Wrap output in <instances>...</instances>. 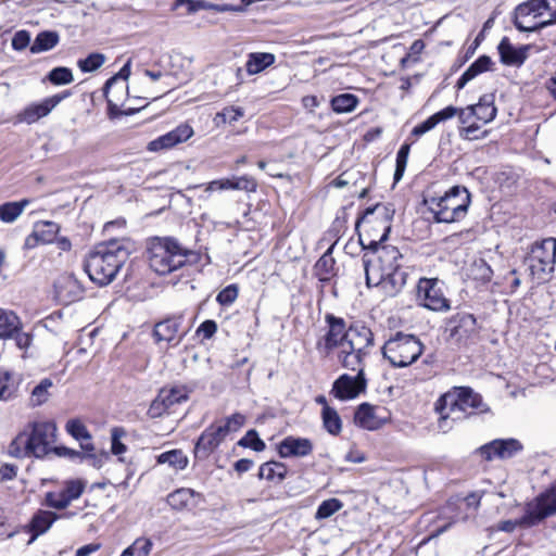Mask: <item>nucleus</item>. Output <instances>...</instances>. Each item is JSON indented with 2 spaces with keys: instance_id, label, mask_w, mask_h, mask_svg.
<instances>
[{
  "instance_id": "f257e3e1",
  "label": "nucleus",
  "mask_w": 556,
  "mask_h": 556,
  "mask_svg": "<svg viewBox=\"0 0 556 556\" xmlns=\"http://www.w3.org/2000/svg\"><path fill=\"white\" fill-rule=\"evenodd\" d=\"M326 333L316 342V350L325 357L336 355L346 369L355 370L374 345L371 330L359 324L346 327L345 320L332 314L325 316Z\"/></svg>"
},
{
  "instance_id": "f03ea898",
  "label": "nucleus",
  "mask_w": 556,
  "mask_h": 556,
  "mask_svg": "<svg viewBox=\"0 0 556 556\" xmlns=\"http://www.w3.org/2000/svg\"><path fill=\"white\" fill-rule=\"evenodd\" d=\"M488 409L482 396L469 387H454L434 403V412L440 416L438 428L442 432H447L453 427V421Z\"/></svg>"
},
{
  "instance_id": "7ed1b4c3",
  "label": "nucleus",
  "mask_w": 556,
  "mask_h": 556,
  "mask_svg": "<svg viewBox=\"0 0 556 556\" xmlns=\"http://www.w3.org/2000/svg\"><path fill=\"white\" fill-rule=\"evenodd\" d=\"M56 426L52 421H33L20 432L8 447L9 455L16 458H43L52 452Z\"/></svg>"
},
{
  "instance_id": "20e7f679",
  "label": "nucleus",
  "mask_w": 556,
  "mask_h": 556,
  "mask_svg": "<svg viewBox=\"0 0 556 556\" xmlns=\"http://www.w3.org/2000/svg\"><path fill=\"white\" fill-rule=\"evenodd\" d=\"M129 256L128 249L119 241H110L92 251L86 262L85 270L91 281L99 286L111 283Z\"/></svg>"
},
{
  "instance_id": "39448f33",
  "label": "nucleus",
  "mask_w": 556,
  "mask_h": 556,
  "mask_svg": "<svg viewBox=\"0 0 556 556\" xmlns=\"http://www.w3.org/2000/svg\"><path fill=\"white\" fill-rule=\"evenodd\" d=\"M395 210L390 203H378L365 210L355 228L364 248L377 250L387 240Z\"/></svg>"
},
{
  "instance_id": "423d86ee",
  "label": "nucleus",
  "mask_w": 556,
  "mask_h": 556,
  "mask_svg": "<svg viewBox=\"0 0 556 556\" xmlns=\"http://www.w3.org/2000/svg\"><path fill=\"white\" fill-rule=\"evenodd\" d=\"M191 254L170 238H154L148 247L150 267L160 275H166L182 267Z\"/></svg>"
},
{
  "instance_id": "0eeeda50",
  "label": "nucleus",
  "mask_w": 556,
  "mask_h": 556,
  "mask_svg": "<svg viewBox=\"0 0 556 556\" xmlns=\"http://www.w3.org/2000/svg\"><path fill=\"white\" fill-rule=\"evenodd\" d=\"M425 204L437 223H456L466 216L470 194L466 188L456 186L440 198L426 199Z\"/></svg>"
},
{
  "instance_id": "6e6552de",
  "label": "nucleus",
  "mask_w": 556,
  "mask_h": 556,
  "mask_svg": "<svg viewBox=\"0 0 556 556\" xmlns=\"http://www.w3.org/2000/svg\"><path fill=\"white\" fill-rule=\"evenodd\" d=\"M553 515H556V483L529 502L521 518L502 521L496 526V530L513 532L517 527L531 528Z\"/></svg>"
},
{
  "instance_id": "1a4fd4ad",
  "label": "nucleus",
  "mask_w": 556,
  "mask_h": 556,
  "mask_svg": "<svg viewBox=\"0 0 556 556\" xmlns=\"http://www.w3.org/2000/svg\"><path fill=\"white\" fill-rule=\"evenodd\" d=\"M556 23V0H528L515 10L514 24L521 31H535Z\"/></svg>"
},
{
  "instance_id": "9d476101",
  "label": "nucleus",
  "mask_w": 556,
  "mask_h": 556,
  "mask_svg": "<svg viewBox=\"0 0 556 556\" xmlns=\"http://www.w3.org/2000/svg\"><path fill=\"white\" fill-rule=\"evenodd\" d=\"M424 345L414 336L396 332L382 348V354L393 367H407L416 362L422 354Z\"/></svg>"
},
{
  "instance_id": "9b49d317",
  "label": "nucleus",
  "mask_w": 556,
  "mask_h": 556,
  "mask_svg": "<svg viewBox=\"0 0 556 556\" xmlns=\"http://www.w3.org/2000/svg\"><path fill=\"white\" fill-rule=\"evenodd\" d=\"M526 262L533 278L540 282L547 281L556 266V239L533 243Z\"/></svg>"
},
{
  "instance_id": "f8f14e48",
  "label": "nucleus",
  "mask_w": 556,
  "mask_h": 556,
  "mask_svg": "<svg viewBox=\"0 0 556 556\" xmlns=\"http://www.w3.org/2000/svg\"><path fill=\"white\" fill-rule=\"evenodd\" d=\"M376 251L378 252L376 261L364 258V269L368 287H371V283L381 281L383 274L401 269L399 262L402 254L396 247L382 245L381 248L378 247Z\"/></svg>"
},
{
  "instance_id": "ddd939ff",
  "label": "nucleus",
  "mask_w": 556,
  "mask_h": 556,
  "mask_svg": "<svg viewBox=\"0 0 556 556\" xmlns=\"http://www.w3.org/2000/svg\"><path fill=\"white\" fill-rule=\"evenodd\" d=\"M191 390L184 384L163 388L156 399L151 403L148 414L151 418H159L164 414L174 413V407L186 402Z\"/></svg>"
},
{
  "instance_id": "4468645a",
  "label": "nucleus",
  "mask_w": 556,
  "mask_h": 556,
  "mask_svg": "<svg viewBox=\"0 0 556 556\" xmlns=\"http://www.w3.org/2000/svg\"><path fill=\"white\" fill-rule=\"evenodd\" d=\"M87 481L84 479H68L62 484L59 491H49L45 494L43 505L47 507L63 510L67 508L72 502L78 500L85 492Z\"/></svg>"
},
{
  "instance_id": "2eb2a0df",
  "label": "nucleus",
  "mask_w": 556,
  "mask_h": 556,
  "mask_svg": "<svg viewBox=\"0 0 556 556\" xmlns=\"http://www.w3.org/2000/svg\"><path fill=\"white\" fill-rule=\"evenodd\" d=\"M417 296L421 305L430 311L442 312L450 308L438 279L421 278L417 286Z\"/></svg>"
},
{
  "instance_id": "dca6fc26",
  "label": "nucleus",
  "mask_w": 556,
  "mask_h": 556,
  "mask_svg": "<svg viewBox=\"0 0 556 556\" xmlns=\"http://www.w3.org/2000/svg\"><path fill=\"white\" fill-rule=\"evenodd\" d=\"M67 97L68 92H62L48 97L40 102L30 103L16 115V122L31 125L48 116Z\"/></svg>"
},
{
  "instance_id": "f3484780",
  "label": "nucleus",
  "mask_w": 556,
  "mask_h": 556,
  "mask_svg": "<svg viewBox=\"0 0 556 556\" xmlns=\"http://www.w3.org/2000/svg\"><path fill=\"white\" fill-rule=\"evenodd\" d=\"M354 371H357L355 377L344 374L333 382L331 394L334 397L341 401H346L356 397L365 390L366 380L364 377L363 364Z\"/></svg>"
},
{
  "instance_id": "a211bd4d",
  "label": "nucleus",
  "mask_w": 556,
  "mask_h": 556,
  "mask_svg": "<svg viewBox=\"0 0 556 556\" xmlns=\"http://www.w3.org/2000/svg\"><path fill=\"white\" fill-rule=\"evenodd\" d=\"M522 450V444L516 439H495L477 450V453L485 460L495 458H510Z\"/></svg>"
},
{
  "instance_id": "6ab92c4d",
  "label": "nucleus",
  "mask_w": 556,
  "mask_h": 556,
  "mask_svg": "<svg viewBox=\"0 0 556 556\" xmlns=\"http://www.w3.org/2000/svg\"><path fill=\"white\" fill-rule=\"evenodd\" d=\"M228 431L222 422H215L207 427L199 437L194 453L197 457L206 458L228 435Z\"/></svg>"
},
{
  "instance_id": "aec40b11",
  "label": "nucleus",
  "mask_w": 556,
  "mask_h": 556,
  "mask_svg": "<svg viewBox=\"0 0 556 556\" xmlns=\"http://www.w3.org/2000/svg\"><path fill=\"white\" fill-rule=\"evenodd\" d=\"M182 316H172L155 324L153 337L156 342L178 345L187 333L181 330Z\"/></svg>"
},
{
  "instance_id": "412c9836",
  "label": "nucleus",
  "mask_w": 556,
  "mask_h": 556,
  "mask_svg": "<svg viewBox=\"0 0 556 556\" xmlns=\"http://www.w3.org/2000/svg\"><path fill=\"white\" fill-rule=\"evenodd\" d=\"M389 420L386 408L369 403L361 404L354 415V422L366 430H377Z\"/></svg>"
},
{
  "instance_id": "4be33fe9",
  "label": "nucleus",
  "mask_w": 556,
  "mask_h": 556,
  "mask_svg": "<svg viewBox=\"0 0 556 556\" xmlns=\"http://www.w3.org/2000/svg\"><path fill=\"white\" fill-rule=\"evenodd\" d=\"M130 76V61H128L119 72L106 80L104 85V91L110 93L113 88H117L121 97H110V113L112 115L118 114L119 108L123 105V101L128 93L127 79Z\"/></svg>"
},
{
  "instance_id": "5701e85b",
  "label": "nucleus",
  "mask_w": 556,
  "mask_h": 556,
  "mask_svg": "<svg viewBox=\"0 0 556 556\" xmlns=\"http://www.w3.org/2000/svg\"><path fill=\"white\" fill-rule=\"evenodd\" d=\"M193 128L187 124H180L175 129L148 143L147 149L150 152H159L161 150L170 149L179 143L186 142L193 136Z\"/></svg>"
},
{
  "instance_id": "b1692460",
  "label": "nucleus",
  "mask_w": 556,
  "mask_h": 556,
  "mask_svg": "<svg viewBox=\"0 0 556 556\" xmlns=\"http://www.w3.org/2000/svg\"><path fill=\"white\" fill-rule=\"evenodd\" d=\"M193 128L187 124H180L175 129L148 143L147 149L150 152H159L161 150L170 149L179 143L186 142L193 136Z\"/></svg>"
},
{
  "instance_id": "393cba45",
  "label": "nucleus",
  "mask_w": 556,
  "mask_h": 556,
  "mask_svg": "<svg viewBox=\"0 0 556 556\" xmlns=\"http://www.w3.org/2000/svg\"><path fill=\"white\" fill-rule=\"evenodd\" d=\"M495 116L496 108L493 100L488 96L482 97L477 104L459 110V122L462 124L469 123L470 119L473 118L483 124H488L492 122Z\"/></svg>"
},
{
  "instance_id": "a878e982",
  "label": "nucleus",
  "mask_w": 556,
  "mask_h": 556,
  "mask_svg": "<svg viewBox=\"0 0 556 556\" xmlns=\"http://www.w3.org/2000/svg\"><path fill=\"white\" fill-rule=\"evenodd\" d=\"M451 337L458 342H465L477 332V321L473 315L458 313L448 323Z\"/></svg>"
},
{
  "instance_id": "bb28decb",
  "label": "nucleus",
  "mask_w": 556,
  "mask_h": 556,
  "mask_svg": "<svg viewBox=\"0 0 556 556\" xmlns=\"http://www.w3.org/2000/svg\"><path fill=\"white\" fill-rule=\"evenodd\" d=\"M312 451L313 444L311 440L292 435L285 438L278 446L279 455L282 458L304 457L309 455Z\"/></svg>"
},
{
  "instance_id": "cd10ccee",
  "label": "nucleus",
  "mask_w": 556,
  "mask_h": 556,
  "mask_svg": "<svg viewBox=\"0 0 556 556\" xmlns=\"http://www.w3.org/2000/svg\"><path fill=\"white\" fill-rule=\"evenodd\" d=\"M529 47L522 46L515 48L507 37H504L498 43L497 50L502 63L506 65H520L527 59V51Z\"/></svg>"
},
{
  "instance_id": "c85d7f7f",
  "label": "nucleus",
  "mask_w": 556,
  "mask_h": 556,
  "mask_svg": "<svg viewBox=\"0 0 556 556\" xmlns=\"http://www.w3.org/2000/svg\"><path fill=\"white\" fill-rule=\"evenodd\" d=\"M407 273L404 269L388 271L382 275L381 281L371 283L372 286H380L383 292L389 296H395L405 286Z\"/></svg>"
},
{
  "instance_id": "c756f323",
  "label": "nucleus",
  "mask_w": 556,
  "mask_h": 556,
  "mask_svg": "<svg viewBox=\"0 0 556 556\" xmlns=\"http://www.w3.org/2000/svg\"><path fill=\"white\" fill-rule=\"evenodd\" d=\"M59 516L50 510H38L31 518L29 528L33 532V535L28 543H31L36 538L46 533L54 521H56Z\"/></svg>"
},
{
  "instance_id": "7c9ffc66",
  "label": "nucleus",
  "mask_w": 556,
  "mask_h": 556,
  "mask_svg": "<svg viewBox=\"0 0 556 556\" xmlns=\"http://www.w3.org/2000/svg\"><path fill=\"white\" fill-rule=\"evenodd\" d=\"M276 55L269 52H252L248 54L245 71L249 75H256L271 66Z\"/></svg>"
},
{
  "instance_id": "2f4dec72",
  "label": "nucleus",
  "mask_w": 556,
  "mask_h": 556,
  "mask_svg": "<svg viewBox=\"0 0 556 556\" xmlns=\"http://www.w3.org/2000/svg\"><path fill=\"white\" fill-rule=\"evenodd\" d=\"M30 203L31 200L22 199L20 201H10L0 204V220L4 224H13L21 217Z\"/></svg>"
},
{
  "instance_id": "473e14b6",
  "label": "nucleus",
  "mask_w": 556,
  "mask_h": 556,
  "mask_svg": "<svg viewBox=\"0 0 556 556\" xmlns=\"http://www.w3.org/2000/svg\"><path fill=\"white\" fill-rule=\"evenodd\" d=\"M492 65V60L488 55H482L478 58L459 77L457 80V88L462 89L465 85L473 79L479 74L488 71Z\"/></svg>"
},
{
  "instance_id": "72a5a7b5",
  "label": "nucleus",
  "mask_w": 556,
  "mask_h": 556,
  "mask_svg": "<svg viewBox=\"0 0 556 556\" xmlns=\"http://www.w3.org/2000/svg\"><path fill=\"white\" fill-rule=\"evenodd\" d=\"M59 41L60 36L56 31L45 30L36 36L29 50L33 54L46 52L53 49Z\"/></svg>"
},
{
  "instance_id": "f704fd0d",
  "label": "nucleus",
  "mask_w": 556,
  "mask_h": 556,
  "mask_svg": "<svg viewBox=\"0 0 556 556\" xmlns=\"http://www.w3.org/2000/svg\"><path fill=\"white\" fill-rule=\"evenodd\" d=\"M35 237L41 244H48L55 240L60 231L59 224L50 220L37 222L34 225Z\"/></svg>"
},
{
  "instance_id": "c9c22d12",
  "label": "nucleus",
  "mask_w": 556,
  "mask_h": 556,
  "mask_svg": "<svg viewBox=\"0 0 556 556\" xmlns=\"http://www.w3.org/2000/svg\"><path fill=\"white\" fill-rule=\"evenodd\" d=\"M287 475V467L279 462H267L260 467L258 477L268 481H281Z\"/></svg>"
},
{
  "instance_id": "e433bc0d",
  "label": "nucleus",
  "mask_w": 556,
  "mask_h": 556,
  "mask_svg": "<svg viewBox=\"0 0 556 556\" xmlns=\"http://www.w3.org/2000/svg\"><path fill=\"white\" fill-rule=\"evenodd\" d=\"M245 115V111L241 106L228 105L217 112L213 118L216 126L220 124H230L238 122Z\"/></svg>"
},
{
  "instance_id": "4c0bfd02",
  "label": "nucleus",
  "mask_w": 556,
  "mask_h": 556,
  "mask_svg": "<svg viewBox=\"0 0 556 556\" xmlns=\"http://www.w3.org/2000/svg\"><path fill=\"white\" fill-rule=\"evenodd\" d=\"M20 325L17 315L0 308V338L11 337L20 328Z\"/></svg>"
},
{
  "instance_id": "58836bf2",
  "label": "nucleus",
  "mask_w": 556,
  "mask_h": 556,
  "mask_svg": "<svg viewBox=\"0 0 556 556\" xmlns=\"http://www.w3.org/2000/svg\"><path fill=\"white\" fill-rule=\"evenodd\" d=\"M157 463L167 464L175 470H182L188 465V457L180 450H172L159 455Z\"/></svg>"
},
{
  "instance_id": "ea45409f",
  "label": "nucleus",
  "mask_w": 556,
  "mask_h": 556,
  "mask_svg": "<svg viewBox=\"0 0 556 556\" xmlns=\"http://www.w3.org/2000/svg\"><path fill=\"white\" fill-rule=\"evenodd\" d=\"M195 494L197 493L192 489H178L168 494L167 503L172 508L180 510L189 505L190 501L194 497Z\"/></svg>"
},
{
  "instance_id": "a19ab883",
  "label": "nucleus",
  "mask_w": 556,
  "mask_h": 556,
  "mask_svg": "<svg viewBox=\"0 0 556 556\" xmlns=\"http://www.w3.org/2000/svg\"><path fill=\"white\" fill-rule=\"evenodd\" d=\"M358 99L352 93H341L331 100V108L336 113H350L356 109Z\"/></svg>"
},
{
  "instance_id": "79ce46f5",
  "label": "nucleus",
  "mask_w": 556,
  "mask_h": 556,
  "mask_svg": "<svg viewBox=\"0 0 556 556\" xmlns=\"http://www.w3.org/2000/svg\"><path fill=\"white\" fill-rule=\"evenodd\" d=\"M321 418L325 429L332 435H337L342 430V421L338 412L332 407L323 408Z\"/></svg>"
},
{
  "instance_id": "37998d69",
  "label": "nucleus",
  "mask_w": 556,
  "mask_h": 556,
  "mask_svg": "<svg viewBox=\"0 0 556 556\" xmlns=\"http://www.w3.org/2000/svg\"><path fill=\"white\" fill-rule=\"evenodd\" d=\"M334 260L326 252L315 264L314 270L320 281H328L333 275Z\"/></svg>"
},
{
  "instance_id": "c03bdc74",
  "label": "nucleus",
  "mask_w": 556,
  "mask_h": 556,
  "mask_svg": "<svg viewBox=\"0 0 556 556\" xmlns=\"http://www.w3.org/2000/svg\"><path fill=\"white\" fill-rule=\"evenodd\" d=\"M53 386L51 379H43L37 384L30 394V404L33 406H39L46 403L49 400L50 393L49 389Z\"/></svg>"
},
{
  "instance_id": "a18cd8bd",
  "label": "nucleus",
  "mask_w": 556,
  "mask_h": 556,
  "mask_svg": "<svg viewBox=\"0 0 556 556\" xmlns=\"http://www.w3.org/2000/svg\"><path fill=\"white\" fill-rule=\"evenodd\" d=\"M106 60L102 53H90L87 58L80 59L77 62L79 70L84 73H90L100 68Z\"/></svg>"
},
{
  "instance_id": "49530a36",
  "label": "nucleus",
  "mask_w": 556,
  "mask_h": 556,
  "mask_svg": "<svg viewBox=\"0 0 556 556\" xmlns=\"http://www.w3.org/2000/svg\"><path fill=\"white\" fill-rule=\"evenodd\" d=\"M343 507V504L338 498H329L320 503L315 514V518L318 520L327 519L333 514L339 511Z\"/></svg>"
},
{
  "instance_id": "de8ad7c7",
  "label": "nucleus",
  "mask_w": 556,
  "mask_h": 556,
  "mask_svg": "<svg viewBox=\"0 0 556 556\" xmlns=\"http://www.w3.org/2000/svg\"><path fill=\"white\" fill-rule=\"evenodd\" d=\"M151 548L152 542L149 539L139 538L121 556H148Z\"/></svg>"
},
{
  "instance_id": "09e8293b",
  "label": "nucleus",
  "mask_w": 556,
  "mask_h": 556,
  "mask_svg": "<svg viewBox=\"0 0 556 556\" xmlns=\"http://www.w3.org/2000/svg\"><path fill=\"white\" fill-rule=\"evenodd\" d=\"M464 126L459 129V136L460 138L465 140H478L485 138L488 135L486 130H481L480 125L470 119L469 123L463 124Z\"/></svg>"
},
{
  "instance_id": "8fccbe9b",
  "label": "nucleus",
  "mask_w": 556,
  "mask_h": 556,
  "mask_svg": "<svg viewBox=\"0 0 556 556\" xmlns=\"http://www.w3.org/2000/svg\"><path fill=\"white\" fill-rule=\"evenodd\" d=\"M66 431L78 441H89L91 440V434L89 433L86 426L79 419H71L66 422Z\"/></svg>"
},
{
  "instance_id": "3c124183",
  "label": "nucleus",
  "mask_w": 556,
  "mask_h": 556,
  "mask_svg": "<svg viewBox=\"0 0 556 556\" xmlns=\"http://www.w3.org/2000/svg\"><path fill=\"white\" fill-rule=\"evenodd\" d=\"M240 446L250 447L255 452H262L266 445L263 440L260 439L255 430H249L243 438L238 442Z\"/></svg>"
},
{
  "instance_id": "603ef678",
  "label": "nucleus",
  "mask_w": 556,
  "mask_h": 556,
  "mask_svg": "<svg viewBox=\"0 0 556 556\" xmlns=\"http://www.w3.org/2000/svg\"><path fill=\"white\" fill-rule=\"evenodd\" d=\"M409 150H410V146L405 143V144L401 146L400 150L397 151L396 166H395V172H394V180L395 181H399L404 175V172H405V168L407 165L408 155H409Z\"/></svg>"
},
{
  "instance_id": "864d4df0",
  "label": "nucleus",
  "mask_w": 556,
  "mask_h": 556,
  "mask_svg": "<svg viewBox=\"0 0 556 556\" xmlns=\"http://www.w3.org/2000/svg\"><path fill=\"white\" fill-rule=\"evenodd\" d=\"M48 79L53 85H68L73 81L74 77L70 68L55 67L49 73Z\"/></svg>"
},
{
  "instance_id": "5fc2aeb1",
  "label": "nucleus",
  "mask_w": 556,
  "mask_h": 556,
  "mask_svg": "<svg viewBox=\"0 0 556 556\" xmlns=\"http://www.w3.org/2000/svg\"><path fill=\"white\" fill-rule=\"evenodd\" d=\"M12 376L8 371H0V400L7 401L15 393Z\"/></svg>"
},
{
  "instance_id": "6e6d98bb",
  "label": "nucleus",
  "mask_w": 556,
  "mask_h": 556,
  "mask_svg": "<svg viewBox=\"0 0 556 556\" xmlns=\"http://www.w3.org/2000/svg\"><path fill=\"white\" fill-rule=\"evenodd\" d=\"M180 7L186 8L187 14L195 13L200 10H205L208 8V3L204 0H175L173 4V9L177 10Z\"/></svg>"
},
{
  "instance_id": "4d7b16f0",
  "label": "nucleus",
  "mask_w": 556,
  "mask_h": 556,
  "mask_svg": "<svg viewBox=\"0 0 556 556\" xmlns=\"http://www.w3.org/2000/svg\"><path fill=\"white\" fill-rule=\"evenodd\" d=\"M220 422L224 425V428H226L228 433L237 432L245 424V416L240 413H235Z\"/></svg>"
},
{
  "instance_id": "13d9d810",
  "label": "nucleus",
  "mask_w": 556,
  "mask_h": 556,
  "mask_svg": "<svg viewBox=\"0 0 556 556\" xmlns=\"http://www.w3.org/2000/svg\"><path fill=\"white\" fill-rule=\"evenodd\" d=\"M125 434V431L122 428H113L111 431V452L114 455H122L126 452L127 447L124 443L121 442V438Z\"/></svg>"
},
{
  "instance_id": "bf43d9fd",
  "label": "nucleus",
  "mask_w": 556,
  "mask_h": 556,
  "mask_svg": "<svg viewBox=\"0 0 556 556\" xmlns=\"http://www.w3.org/2000/svg\"><path fill=\"white\" fill-rule=\"evenodd\" d=\"M238 298V288L235 285L227 286L217 294V302L222 305H230Z\"/></svg>"
},
{
  "instance_id": "052dcab7",
  "label": "nucleus",
  "mask_w": 556,
  "mask_h": 556,
  "mask_svg": "<svg viewBox=\"0 0 556 556\" xmlns=\"http://www.w3.org/2000/svg\"><path fill=\"white\" fill-rule=\"evenodd\" d=\"M30 42V35L27 30H18L12 38V48L16 51L24 50Z\"/></svg>"
},
{
  "instance_id": "680f3d73",
  "label": "nucleus",
  "mask_w": 556,
  "mask_h": 556,
  "mask_svg": "<svg viewBox=\"0 0 556 556\" xmlns=\"http://www.w3.org/2000/svg\"><path fill=\"white\" fill-rule=\"evenodd\" d=\"M109 458H110V454L104 451L99 454H84L83 455V460L88 459L90 465L98 469L101 468Z\"/></svg>"
},
{
  "instance_id": "e2e57ef3",
  "label": "nucleus",
  "mask_w": 556,
  "mask_h": 556,
  "mask_svg": "<svg viewBox=\"0 0 556 556\" xmlns=\"http://www.w3.org/2000/svg\"><path fill=\"white\" fill-rule=\"evenodd\" d=\"M459 115V110L455 106H446L445 109L434 113L432 118H434L435 125H438L441 122L447 121L450 118H453L455 115Z\"/></svg>"
},
{
  "instance_id": "0e129e2a",
  "label": "nucleus",
  "mask_w": 556,
  "mask_h": 556,
  "mask_svg": "<svg viewBox=\"0 0 556 556\" xmlns=\"http://www.w3.org/2000/svg\"><path fill=\"white\" fill-rule=\"evenodd\" d=\"M52 452L60 457H66L70 459H79V460H83V455H84L79 451H75V450H72V448H68L65 446L53 447Z\"/></svg>"
},
{
  "instance_id": "69168bd1",
  "label": "nucleus",
  "mask_w": 556,
  "mask_h": 556,
  "mask_svg": "<svg viewBox=\"0 0 556 556\" xmlns=\"http://www.w3.org/2000/svg\"><path fill=\"white\" fill-rule=\"evenodd\" d=\"M17 533V530L10 529L7 525V517L3 509L0 507V540L13 538Z\"/></svg>"
},
{
  "instance_id": "338daca9",
  "label": "nucleus",
  "mask_w": 556,
  "mask_h": 556,
  "mask_svg": "<svg viewBox=\"0 0 556 556\" xmlns=\"http://www.w3.org/2000/svg\"><path fill=\"white\" fill-rule=\"evenodd\" d=\"M435 126L437 125H435L434 118H432V116H430L425 122H422L421 124L415 126L413 128V130H412V135L416 136V137L422 136L426 132H428L431 129H433Z\"/></svg>"
},
{
  "instance_id": "774afa93",
  "label": "nucleus",
  "mask_w": 556,
  "mask_h": 556,
  "mask_svg": "<svg viewBox=\"0 0 556 556\" xmlns=\"http://www.w3.org/2000/svg\"><path fill=\"white\" fill-rule=\"evenodd\" d=\"M239 184H240V190L247 191V192H255L257 188V184L254 178L250 176H240L238 177Z\"/></svg>"
}]
</instances>
